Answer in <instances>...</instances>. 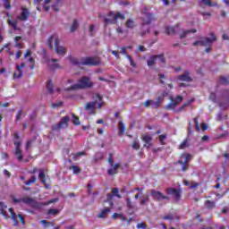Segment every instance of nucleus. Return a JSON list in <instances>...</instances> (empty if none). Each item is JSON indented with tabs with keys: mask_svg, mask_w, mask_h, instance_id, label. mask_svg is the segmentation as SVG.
<instances>
[{
	"mask_svg": "<svg viewBox=\"0 0 229 229\" xmlns=\"http://www.w3.org/2000/svg\"><path fill=\"white\" fill-rule=\"evenodd\" d=\"M141 26H140V37H144L146 33H149V27H147L148 25L151 24L153 21H157V18L153 15V13H149V8L144 7L141 11Z\"/></svg>",
	"mask_w": 229,
	"mask_h": 229,
	"instance_id": "1",
	"label": "nucleus"
},
{
	"mask_svg": "<svg viewBox=\"0 0 229 229\" xmlns=\"http://www.w3.org/2000/svg\"><path fill=\"white\" fill-rule=\"evenodd\" d=\"M94 87V82L90 80V77H82L79 79L78 83L73 84L71 88H68L67 90H78L80 89H92Z\"/></svg>",
	"mask_w": 229,
	"mask_h": 229,
	"instance_id": "2",
	"label": "nucleus"
},
{
	"mask_svg": "<svg viewBox=\"0 0 229 229\" xmlns=\"http://www.w3.org/2000/svg\"><path fill=\"white\" fill-rule=\"evenodd\" d=\"M216 35H214V33H211V38H201L200 39L195 41L192 43V46L194 47H207L208 46H212V43L216 42Z\"/></svg>",
	"mask_w": 229,
	"mask_h": 229,
	"instance_id": "3",
	"label": "nucleus"
},
{
	"mask_svg": "<svg viewBox=\"0 0 229 229\" xmlns=\"http://www.w3.org/2000/svg\"><path fill=\"white\" fill-rule=\"evenodd\" d=\"M13 203H21V201H22L23 203H25V205H30V207H33V208H38V202H37L36 199L30 197H26L19 199H16L15 197H13Z\"/></svg>",
	"mask_w": 229,
	"mask_h": 229,
	"instance_id": "4",
	"label": "nucleus"
},
{
	"mask_svg": "<svg viewBox=\"0 0 229 229\" xmlns=\"http://www.w3.org/2000/svg\"><path fill=\"white\" fill-rule=\"evenodd\" d=\"M71 121V117L69 116H64L61 118V121L57 123L52 126V129L56 131L60 130H64V128H69V122Z\"/></svg>",
	"mask_w": 229,
	"mask_h": 229,
	"instance_id": "5",
	"label": "nucleus"
},
{
	"mask_svg": "<svg viewBox=\"0 0 229 229\" xmlns=\"http://www.w3.org/2000/svg\"><path fill=\"white\" fill-rule=\"evenodd\" d=\"M116 196V198H118V199H121V198H123V196L121 194H119V189L118 188H113L111 193H107L106 194V202L109 203L110 207H114V201H112V199H114V197Z\"/></svg>",
	"mask_w": 229,
	"mask_h": 229,
	"instance_id": "6",
	"label": "nucleus"
},
{
	"mask_svg": "<svg viewBox=\"0 0 229 229\" xmlns=\"http://www.w3.org/2000/svg\"><path fill=\"white\" fill-rule=\"evenodd\" d=\"M157 59H158V61L161 64H165V59L164 58V55H152L148 58V60L147 61L148 66L153 67V65L157 64Z\"/></svg>",
	"mask_w": 229,
	"mask_h": 229,
	"instance_id": "7",
	"label": "nucleus"
},
{
	"mask_svg": "<svg viewBox=\"0 0 229 229\" xmlns=\"http://www.w3.org/2000/svg\"><path fill=\"white\" fill-rule=\"evenodd\" d=\"M82 64L83 65H99L101 64V61L99 60V57H82Z\"/></svg>",
	"mask_w": 229,
	"mask_h": 229,
	"instance_id": "8",
	"label": "nucleus"
},
{
	"mask_svg": "<svg viewBox=\"0 0 229 229\" xmlns=\"http://www.w3.org/2000/svg\"><path fill=\"white\" fill-rule=\"evenodd\" d=\"M31 13H30V10L26 7H21V11L20 14L17 15V21H21V22H24L30 19V15Z\"/></svg>",
	"mask_w": 229,
	"mask_h": 229,
	"instance_id": "9",
	"label": "nucleus"
},
{
	"mask_svg": "<svg viewBox=\"0 0 229 229\" xmlns=\"http://www.w3.org/2000/svg\"><path fill=\"white\" fill-rule=\"evenodd\" d=\"M167 194H170L171 196H174V199L176 201H179L180 197L182 196V190L176 189V188H168L166 190Z\"/></svg>",
	"mask_w": 229,
	"mask_h": 229,
	"instance_id": "10",
	"label": "nucleus"
},
{
	"mask_svg": "<svg viewBox=\"0 0 229 229\" xmlns=\"http://www.w3.org/2000/svg\"><path fill=\"white\" fill-rule=\"evenodd\" d=\"M53 42H54V46L55 44H60V38H58V35L53 34L52 36H50L48 38L47 44L49 49H53Z\"/></svg>",
	"mask_w": 229,
	"mask_h": 229,
	"instance_id": "11",
	"label": "nucleus"
},
{
	"mask_svg": "<svg viewBox=\"0 0 229 229\" xmlns=\"http://www.w3.org/2000/svg\"><path fill=\"white\" fill-rule=\"evenodd\" d=\"M150 194H151L152 198L154 199H156L157 201H161V199H169V197L165 196L164 193H162L160 191H157L155 190H152L150 191Z\"/></svg>",
	"mask_w": 229,
	"mask_h": 229,
	"instance_id": "12",
	"label": "nucleus"
},
{
	"mask_svg": "<svg viewBox=\"0 0 229 229\" xmlns=\"http://www.w3.org/2000/svg\"><path fill=\"white\" fill-rule=\"evenodd\" d=\"M24 67H26V64L24 63H21V64H16V71L14 72L13 78H22V74L24 73L22 69H24Z\"/></svg>",
	"mask_w": 229,
	"mask_h": 229,
	"instance_id": "13",
	"label": "nucleus"
},
{
	"mask_svg": "<svg viewBox=\"0 0 229 229\" xmlns=\"http://www.w3.org/2000/svg\"><path fill=\"white\" fill-rule=\"evenodd\" d=\"M55 53L60 56H65L67 55V48L65 47L61 46L60 43H57L54 46Z\"/></svg>",
	"mask_w": 229,
	"mask_h": 229,
	"instance_id": "14",
	"label": "nucleus"
},
{
	"mask_svg": "<svg viewBox=\"0 0 229 229\" xmlns=\"http://www.w3.org/2000/svg\"><path fill=\"white\" fill-rule=\"evenodd\" d=\"M56 62H58V59H48L47 60V65L49 69H52V71H55V69H60V64Z\"/></svg>",
	"mask_w": 229,
	"mask_h": 229,
	"instance_id": "15",
	"label": "nucleus"
},
{
	"mask_svg": "<svg viewBox=\"0 0 229 229\" xmlns=\"http://www.w3.org/2000/svg\"><path fill=\"white\" fill-rule=\"evenodd\" d=\"M177 80L180 81L191 82L192 81V77H191V72H189V71H185L183 74L177 76Z\"/></svg>",
	"mask_w": 229,
	"mask_h": 229,
	"instance_id": "16",
	"label": "nucleus"
},
{
	"mask_svg": "<svg viewBox=\"0 0 229 229\" xmlns=\"http://www.w3.org/2000/svg\"><path fill=\"white\" fill-rule=\"evenodd\" d=\"M165 33L167 35H174L180 33V26L176 25L175 27H165Z\"/></svg>",
	"mask_w": 229,
	"mask_h": 229,
	"instance_id": "17",
	"label": "nucleus"
},
{
	"mask_svg": "<svg viewBox=\"0 0 229 229\" xmlns=\"http://www.w3.org/2000/svg\"><path fill=\"white\" fill-rule=\"evenodd\" d=\"M111 166L112 167L107 170V174L111 176L114 174H117V171L119 170V167H121V165H119V163H116Z\"/></svg>",
	"mask_w": 229,
	"mask_h": 229,
	"instance_id": "18",
	"label": "nucleus"
},
{
	"mask_svg": "<svg viewBox=\"0 0 229 229\" xmlns=\"http://www.w3.org/2000/svg\"><path fill=\"white\" fill-rule=\"evenodd\" d=\"M141 140H143V142H145V144H149V146H153V138L151 137V135L144 134L141 136Z\"/></svg>",
	"mask_w": 229,
	"mask_h": 229,
	"instance_id": "19",
	"label": "nucleus"
},
{
	"mask_svg": "<svg viewBox=\"0 0 229 229\" xmlns=\"http://www.w3.org/2000/svg\"><path fill=\"white\" fill-rule=\"evenodd\" d=\"M70 63L72 64V65H83V58L78 59L76 57H71Z\"/></svg>",
	"mask_w": 229,
	"mask_h": 229,
	"instance_id": "20",
	"label": "nucleus"
},
{
	"mask_svg": "<svg viewBox=\"0 0 229 229\" xmlns=\"http://www.w3.org/2000/svg\"><path fill=\"white\" fill-rule=\"evenodd\" d=\"M7 206L3 202H0V214L5 218L8 219V213H6Z\"/></svg>",
	"mask_w": 229,
	"mask_h": 229,
	"instance_id": "21",
	"label": "nucleus"
},
{
	"mask_svg": "<svg viewBox=\"0 0 229 229\" xmlns=\"http://www.w3.org/2000/svg\"><path fill=\"white\" fill-rule=\"evenodd\" d=\"M9 212L11 213V219L14 223V226H17L19 225V221H17V215L15 214V211H13V208H10Z\"/></svg>",
	"mask_w": 229,
	"mask_h": 229,
	"instance_id": "22",
	"label": "nucleus"
},
{
	"mask_svg": "<svg viewBox=\"0 0 229 229\" xmlns=\"http://www.w3.org/2000/svg\"><path fill=\"white\" fill-rule=\"evenodd\" d=\"M109 212H110V208H106L98 215V217H99V219H105V217H106Z\"/></svg>",
	"mask_w": 229,
	"mask_h": 229,
	"instance_id": "23",
	"label": "nucleus"
},
{
	"mask_svg": "<svg viewBox=\"0 0 229 229\" xmlns=\"http://www.w3.org/2000/svg\"><path fill=\"white\" fill-rule=\"evenodd\" d=\"M7 23L9 24V26H11V28H13V30H20L19 27L17 26V24H18L17 20L12 21L11 19H8Z\"/></svg>",
	"mask_w": 229,
	"mask_h": 229,
	"instance_id": "24",
	"label": "nucleus"
},
{
	"mask_svg": "<svg viewBox=\"0 0 229 229\" xmlns=\"http://www.w3.org/2000/svg\"><path fill=\"white\" fill-rule=\"evenodd\" d=\"M204 207H206L208 210H212V208H216V202L211 200H206L204 203Z\"/></svg>",
	"mask_w": 229,
	"mask_h": 229,
	"instance_id": "25",
	"label": "nucleus"
},
{
	"mask_svg": "<svg viewBox=\"0 0 229 229\" xmlns=\"http://www.w3.org/2000/svg\"><path fill=\"white\" fill-rule=\"evenodd\" d=\"M176 106H178V102L174 101V100L172 99V102H171L170 104L166 105V106H165V110H174V108H176Z\"/></svg>",
	"mask_w": 229,
	"mask_h": 229,
	"instance_id": "26",
	"label": "nucleus"
},
{
	"mask_svg": "<svg viewBox=\"0 0 229 229\" xmlns=\"http://www.w3.org/2000/svg\"><path fill=\"white\" fill-rule=\"evenodd\" d=\"M197 31L198 30H196V29L182 30V33L180 34V38H185V37H187V35H189V33H196Z\"/></svg>",
	"mask_w": 229,
	"mask_h": 229,
	"instance_id": "27",
	"label": "nucleus"
},
{
	"mask_svg": "<svg viewBox=\"0 0 229 229\" xmlns=\"http://www.w3.org/2000/svg\"><path fill=\"white\" fill-rule=\"evenodd\" d=\"M72 123L73 124H75L76 126H80V124H81V123L80 122V118L78 116H76V114H74V113H72Z\"/></svg>",
	"mask_w": 229,
	"mask_h": 229,
	"instance_id": "28",
	"label": "nucleus"
},
{
	"mask_svg": "<svg viewBox=\"0 0 229 229\" xmlns=\"http://www.w3.org/2000/svg\"><path fill=\"white\" fill-rule=\"evenodd\" d=\"M79 26L80 25L78 23V20H73V23L70 28L71 33H74V31H76V30H78Z\"/></svg>",
	"mask_w": 229,
	"mask_h": 229,
	"instance_id": "29",
	"label": "nucleus"
},
{
	"mask_svg": "<svg viewBox=\"0 0 229 229\" xmlns=\"http://www.w3.org/2000/svg\"><path fill=\"white\" fill-rule=\"evenodd\" d=\"M126 28H130L131 30H133L135 28V21L131 19H129L125 22Z\"/></svg>",
	"mask_w": 229,
	"mask_h": 229,
	"instance_id": "30",
	"label": "nucleus"
},
{
	"mask_svg": "<svg viewBox=\"0 0 229 229\" xmlns=\"http://www.w3.org/2000/svg\"><path fill=\"white\" fill-rule=\"evenodd\" d=\"M113 219H120V221H126V217L123 214L114 213L113 214Z\"/></svg>",
	"mask_w": 229,
	"mask_h": 229,
	"instance_id": "31",
	"label": "nucleus"
},
{
	"mask_svg": "<svg viewBox=\"0 0 229 229\" xmlns=\"http://www.w3.org/2000/svg\"><path fill=\"white\" fill-rule=\"evenodd\" d=\"M96 108V102H88L85 106V110H94Z\"/></svg>",
	"mask_w": 229,
	"mask_h": 229,
	"instance_id": "32",
	"label": "nucleus"
},
{
	"mask_svg": "<svg viewBox=\"0 0 229 229\" xmlns=\"http://www.w3.org/2000/svg\"><path fill=\"white\" fill-rule=\"evenodd\" d=\"M118 128L120 130V134L121 135H124L125 131H126V127H124V123H123V122H120L118 123Z\"/></svg>",
	"mask_w": 229,
	"mask_h": 229,
	"instance_id": "33",
	"label": "nucleus"
},
{
	"mask_svg": "<svg viewBox=\"0 0 229 229\" xmlns=\"http://www.w3.org/2000/svg\"><path fill=\"white\" fill-rule=\"evenodd\" d=\"M145 108H148V106H152V108H155V101L154 100H146L143 104Z\"/></svg>",
	"mask_w": 229,
	"mask_h": 229,
	"instance_id": "34",
	"label": "nucleus"
},
{
	"mask_svg": "<svg viewBox=\"0 0 229 229\" xmlns=\"http://www.w3.org/2000/svg\"><path fill=\"white\" fill-rule=\"evenodd\" d=\"M70 169L72 170L73 174H80L81 173V169L76 165L70 166Z\"/></svg>",
	"mask_w": 229,
	"mask_h": 229,
	"instance_id": "35",
	"label": "nucleus"
},
{
	"mask_svg": "<svg viewBox=\"0 0 229 229\" xmlns=\"http://www.w3.org/2000/svg\"><path fill=\"white\" fill-rule=\"evenodd\" d=\"M162 101H164V98L162 97L157 98V100L154 101V108H158Z\"/></svg>",
	"mask_w": 229,
	"mask_h": 229,
	"instance_id": "36",
	"label": "nucleus"
},
{
	"mask_svg": "<svg viewBox=\"0 0 229 229\" xmlns=\"http://www.w3.org/2000/svg\"><path fill=\"white\" fill-rule=\"evenodd\" d=\"M14 155L17 157L19 162L22 160V151L21 150V148L15 149Z\"/></svg>",
	"mask_w": 229,
	"mask_h": 229,
	"instance_id": "37",
	"label": "nucleus"
},
{
	"mask_svg": "<svg viewBox=\"0 0 229 229\" xmlns=\"http://www.w3.org/2000/svg\"><path fill=\"white\" fill-rule=\"evenodd\" d=\"M38 178L42 183L46 184V174L42 170L39 171Z\"/></svg>",
	"mask_w": 229,
	"mask_h": 229,
	"instance_id": "38",
	"label": "nucleus"
},
{
	"mask_svg": "<svg viewBox=\"0 0 229 229\" xmlns=\"http://www.w3.org/2000/svg\"><path fill=\"white\" fill-rule=\"evenodd\" d=\"M185 148H189V141L187 140H184L179 147V149H185Z\"/></svg>",
	"mask_w": 229,
	"mask_h": 229,
	"instance_id": "39",
	"label": "nucleus"
},
{
	"mask_svg": "<svg viewBox=\"0 0 229 229\" xmlns=\"http://www.w3.org/2000/svg\"><path fill=\"white\" fill-rule=\"evenodd\" d=\"M126 201L128 208H133L135 207V203L131 202V199L127 198Z\"/></svg>",
	"mask_w": 229,
	"mask_h": 229,
	"instance_id": "40",
	"label": "nucleus"
},
{
	"mask_svg": "<svg viewBox=\"0 0 229 229\" xmlns=\"http://www.w3.org/2000/svg\"><path fill=\"white\" fill-rule=\"evenodd\" d=\"M131 148H132V149H136V150L140 149V142H139V141H134V142L132 143Z\"/></svg>",
	"mask_w": 229,
	"mask_h": 229,
	"instance_id": "41",
	"label": "nucleus"
},
{
	"mask_svg": "<svg viewBox=\"0 0 229 229\" xmlns=\"http://www.w3.org/2000/svg\"><path fill=\"white\" fill-rule=\"evenodd\" d=\"M59 210L58 209H49L47 214L49 216H57V214H59Z\"/></svg>",
	"mask_w": 229,
	"mask_h": 229,
	"instance_id": "42",
	"label": "nucleus"
},
{
	"mask_svg": "<svg viewBox=\"0 0 229 229\" xmlns=\"http://www.w3.org/2000/svg\"><path fill=\"white\" fill-rule=\"evenodd\" d=\"M4 6L6 10H10L12 8V5L10 4V0H3Z\"/></svg>",
	"mask_w": 229,
	"mask_h": 229,
	"instance_id": "43",
	"label": "nucleus"
},
{
	"mask_svg": "<svg viewBox=\"0 0 229 229\" xmlns=\"http://www.w3.org/2000/svg\"><path fill=\"white\" fill-rule=\"evenodd\" d=\"M37 182V177L32 176L29 181L25 182L26 185H31L32 183H35Z\"/></svg>",
	"mask_w": 229,
	"mask_h": 229,
	"instance_id": "44",
	"label": "nucleus"
},
{
	"mask_svg": "<svg viewBox=\"0 0 229 229\" xmlns=\"http://www.w3.org/2000/svg\"><path fill=\"white\" fill-rule=\"evenodd\" d=\"M167 139V136L165 134H161L159 136V142L160 144H162V146H164V140H165Z\"/></svg>",
	"mask_w": 229,
	"mask_h": 229,
	"instance_id": "45",
	"label": "nucleus"
},
{
	"mask_svg": "<svg viewBox=\"0 0 229 229\" xmlns=\"http://www.w3.org/2000/svg\"><path fill=\"white\" fill-rule=\"evenodd\" d=\"M183 157H184V158H185L184 164H187V162H189V160H191V156L190 154H184V155H182V156L181 157V158H183Z\"/></svg>",
	"mask_w": 229,
	"mask_h": 229,
	"instance_id": "46",
	"label": "nucleus"
},
{
	"mask_svg": "<svg viewBox=\"0 0 229 229\" xmlns=\"http://www.w3.org/2000/svg\"><path fill=\"white\" fill-rule=\"evenodd\" d=\"M108 17H110L114 22L117 21V16L114 12L109 13Z\"/></svg>",
	"mask_w": 229,
	"mask_h": 229,
	"instance_id": "47",
	"label": "nucleus"
},
{
	"mask_svg": "<svg viewBox=\"0 0 229 229\" xmlns=\"http://www.w3.org/2000/svg\"><path fill=\"white\" fill-rule=\"evenodd\" d=\"M136 226H137L138 229H146V228H148V225L144 222H141V223L138 224Z\"/></svg>",
	"mask_w": 229,
	"mask_h": 229,
	"instance_id": "48",
	"label": "nucleus"
},
{
	"mask_svg": "<svg viewBox=\"0 0 229 229\" xmlns=\"http://www.w3.org/2000/svg\"><path fill=\"white\" fill-rule=\"evenodd\" d=\"M108 164L111 165H114V156L112 154H108V158H107Z\"/></svg>",
	"mask_w": 229,
	"mask_h": 229,
	"instance_id": "49",
	"label": "nucleus"
},
{
	"mask_svg": "<svg viewBox=\"0 0 229 229\" xmlns=\"http://www.w3.org/2000/svg\"><path fill=\"white\" fill-rule=\"evenodd\" d=\"M178 164H181L182 166V171H187V163H184L183 161H182V160H179L178 161Z\"/></svg>",
	"mask_w": 229,
	"mask_h": 229,
	"instance_id": "50",
	"label": "nucleus"
},
{
	"mask_svg": "<svg viewBox=\"0 0 229 229\" xmlns=\"http://www.w3.org/2000/svg\"><path fill=\"white\" fill-rule=\"evenodd\" d=\"M95 30H96V25L92 24L89 26V33H91V37H94V33H95Z\"/></svg>",
	"mask_w": 229,
	"mask_h": 229,
	"instance_id": "51",
	"label": "nucleus"
},
{
	"mask_svg": "<svg viewBox=\"0 0 229 229\" xmlns=\"http://www.w3.org/2000/svg\"><path fill=\"white\" fill-rule=\"evenodd\" d=\"M194 123H195V128L197 129V131H199V130H201L199 128V122L198 121V117L193 119Z\"/></svg>",
	"mask_w": 229,
	"mask_h": 229,
	"instance_id": "52",
	"label": "nucleus"
},
{
	"mask_svg": "<svg viewBox=\"0 0 229 229\" xmlns=\"http://www.w3.org/2000/svg\"><path fill=\"white\" fill-rule=\"evenodd\" d=\"M126 58L129 60V62H130V64H131V67H136L137 65L135 64V63L133 62V59H131V56H130V55H126Z\"/></svg>",
	"mask_w": 229,
	"mask_h": 229,
	"instance_id": "53",
	"label": "nucleus"
},
{
	"mask_svg": "<svg viewBox=\"0 0 229 229\" xmlns=\"http://www.w3.org/2000/svg\"><path fill=\"white\" fill-rule=\"evenodd\" d=\"M201 3H203V4H205L206 6H214V4H212V2H210V0H201Z\"/></svg>",
	"mask_w": 229,
	"mask_h": 229,
	"instance_id": "54",
	"label": "nucleus"
},
{
	"mask_svg": "<svg viewBox=\"0 0 229 229\" xmlns=\"http://www.w3.org/2000/svg\"><path fill=\"white\" fill-rule=\"evenodd\" d=\"M148 201H149V197L147 196L145 199H141L140 205H141V206H142V205H146V203H148Z\"/></svg>",
	"mask_w": 229,
	"mask_h": 229,
	"instance_id": "55",
	"label": "nucleus"
},
{
	"mask_svg": "<svg viewBox=\"0 0 229 229\" xmlns=\"http://www.w3.org/2000/svg\"><path fill=\"white\" fill-rule=\"evenodd\" d=\"M104 22H105L106 24H114V22H115V21H113L110 17H108V18H106V19L104 20Z\"/></svg>",
	"mask_w": 229,
	"mask_h": 229,
	"instance_id": "56",
	"label": "nucleus"
},
{
	"mask_svg": "<svg viewBox=\"0 0 229 229\" xmlns=\"http://www.w3.org/2000/svg\"><path fill=\"white\" fill-rule=\"evenodd\" d=\"M83 155H85V152H78V153L74 154L73 160H76L78 158V157H83Z\"/></svg>",
	"mask_w": 229,
	"mask_h": 229,
	"instance_id": "57",
	"label": "nucleus"
},
{
	"mask_svg": "<svg viewBox=\"0 0 229 229\" xmlns=\"http://www.w3.org/2000/svg\"><path fill=\"white\" fill-rule=\"evenodd\" d=\"M47 89L50 94H53V84L48 83Z\"/></svg>",
	"mask_w": 229,
	"mask_h": 229,
	"instance_id": "58",
	"label": "nucleus"
},
{
	"mask_svg": "<svg viewBox=\"0 0 229 229\" xmlns=\"http://www.w3.org/2000/svg\"><path fill=\"white\" fill-rule=\"evenodd\" d=\"M174 101H176V103H177V105H178L179 103H182V101H183V97H182V96H177L176 98H175V100H174Z\"/></svg>",
	"mask_w": 229,
	"mask_h": 229,
	"instance_id": "59",
	"label": "nucleus"
},
{
	"mask_svg": "<svg viewBox=\"0 0 229 229\" xmlns=\"http://www.w3.org/2000/svg\"><path fill=\"white\" fill-rule=\"evenodd\" d=\"M116 19H122V21H124V15L121 13H117L116 14Z\"/></svg>",
	"mask_w": 229,
	"mask_h": 229,
	"instance_id": "60",
	"label": "nucleus"
},
{
	"mask_svg": "<svg viewBox=\"0 0 229 229\" xmlns=\"http://www.w3.org/2000/svg\"><path fill=\"white\" fill-rule=\"evenodd\" d=\"M56 201H58V199H50L49 201L44 203V205H51V203H56Z\"/></svg>",
	"mask_w": 229,
	"mask_h": 229,
	"instance_id": "61",
	"label": "nucleus"
},
{
	"mask_svg": "<svg viewBox=\"0 0 229 229\" xmlns=\"http://www.w3.org/2000/svg\"><path fill=\"white\" fill-rule=\"evenodd\" d=\"M21 115H22V112L18 111V113L16 114V121H21Z\"/></svg>",
	"mask_w": 229,
	"mask_h": 229,
	"instance_id": "62",
	"label": "nucleus"
},
{
	"mask_svg": "<svg viewBox=\"0 0 229 229\" xmlns=\"http://www.w3.org/2000/svg\"><path fill=\"white\" fill-rule=\"evenodd\" d=\"M15 149H21V141H14Z\"/></svg>",
	"mask_w": 229,
	"mask_h": 229,
	"instance_id": "63",
	"label": "nucleus"
},
{
	"mask_svg": "<svg viewBox=\"0 0 229 229\" xmlns=\"http://www.w3.org/2000/svg\"><path fill=\"white\" fill-rule=\"evenodd\" d=\"M41 224L44 225V226H49L51 225V222H47V220H41Z\"/></svg>",
	"mask_w": 229,
	"mask_h": 229,
	"instance_id": "64",
	"label": "nucleus"
}]
</instances>
